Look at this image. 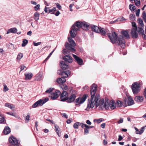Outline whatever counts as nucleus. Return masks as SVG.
I'll return each mask as SVG.
<instances>
[{"label":"nucleus","mask_w":146,"mask_h":146,"mask_svg":"<svg viewBox=\"0 0 146 146\" xmlns=\"http://www.w3.org/2000/svg\"><path fill=\"white\" fill-rule=\"evenodd\" d=\"M116 104L113 100L109 102L108 99H106L105 102L104 99L100 100L98 95L95 98L91 97L90 100H89L86 110H88L90 108H93L95 105L96 107L99 106L100 110L108 109L110 107L111 109L113 110L116 108Z\"/></svg>","instance_id":"f257e3e1"},{"label":"nucleus","mask_w":146,"mask_h":146,"mask_svg":"<svg viewBox=\"0 0 146 146\" xmlns=\"http://www.w3.org/2000/svg\"><path fill=\"white\" fill-rule=\"evenodd\" d=\"M82 28L84 30H87L89 28V25L85 22L76 21V23L73 25L70 32L71 36L74 38L76 35V31L80 30Z\"/></svg>","instance_id":"f03ea898"},{"label":"nucleus","mask_w":146,"mask_h":146,"mask_svg":"<svg viewBox=\"0 0 146 146\" xmlns=\"http://www.w3.org/2000/svg\"><path fill=\"white\" fill-rule=\"evenodd\" d=\"M107 34L111 41L113 43L117 42L122 48H125V41L123 36H118L117 34L115 32H112V34L110 33H107Z\"/></svg>","instance_id":"7ed1b4c3"},{"label":"nucleus","mask_w":146,"mask_h":146,"mask_svg":"<svg viewBox=\"0 0 146 146\" xmlns=\"http://www.w3.org/2000/svg\"><path fill=\"white\" fill-rule=\"evenodd\" d=\"M68 40L70 44L68 42H66L65 47L67 49L74 52L75 51V50L74 47L76 46V44L73 39L70 37H68Z\"/></svg>","instance_id":"20e7f679"},{"label":"nucleus","mask_w":146,"mask_h":146,"mask_svg":"<svg viewBox=\"0 0 146 146\" xmlns=\"http://www.w3.org/2000/svg\"><path fill=\"white\" fill-rule=\"evenodd\" d=\"M91 28L93 31L96 33H100L102 35H105L106 31L103 28H99L98 27L94 25H91Z\"/></svg>","instance_id":"39448f33"},{"label":"nucleus","mask_w":146,"mask_h":146,"mask_svg":"<svg viewBox=\"0 0 146 146\" xmlns=\"http://www.w3.org/2000/svg\"><path fill=\"white\" fill-rule=\"evenodd\" d=\"M132 28L131 30V34L133 38H137L138 37V34L137 33V27L136 24L134 22L132 23Z\"/></svg>","instance_id":"423d86ee"},{"label":"nucleus","mask_w":146,"mask_h":146,"mask_svg":"<svg viewBox=\"0 0 146 146\" xmlns=\"http://www.w3.org/2000/svg\"><path fill=\"white\" fill-rule=\"evenodd\" d=\"M140 87V84L137 82H135L132 84L131 88L134 94H137L139 92Z\"/></svg>","instance_id":"0eeeda50"},{"label":"nucleus","mask_w":146,"mask_h":146,"mask_svg":"<svg viewBox=\"0 0 146 146\" xmlns=\"http://www.w3.org/2000/svg\"><path fill=\"white\" fill-rule=\"evenodd\" d=\"M97 88V86L95 84H93L90 90L91 97L95 98L98 95L99 96V98L100 99V96L99 94L96 93Z\"/></svg>","instance_id":"6e6552de"},{"label":"nucleus","mask_w":146,"mask_h":146,"mask_svg":"<svg viewBox=\"0 0 146 146\" xmlns=\"http://www.w3.org/2000/svg\"><path fill=\"white\" fill-rule=\"evenodd\" d=\"M88 97L87 94H84L82 97H79L76 100V102L77 105H78L83 103L86 100Z\"/></svg>","instance_id":"1a4fd4ad"},{"label":"nucleus","mask_w":146,"mask_h":146,"mask_svg":"<svg viewBox=\"0 0 146 146\" xmlns=\"http://www.w3.org/2000/svg\"><path fill=\"white\" fill-rule=\"evenodd\" d=\"M124 102L125 104L128 106H131L134 104V102L133 99L131 96H128L124 100Z\"/></svg>","instance_id":"9d476101"},{"label":"nucleus","mask_w":146,"mask_h":146,"mask_svg":"<svg viewBox=\"0 0 146 146\" xmlns=\"http://www.w3.org/2000/svg\"><path fill=\"white\" fill-rule=\"evenodd\" d=\"M9 142L11 144L13 145V146H18V141L13 136H10L9 138Z\"/></svg>","instance_id":"9b49d317"},{"label":"nucleus","mask_w":146,"mask_h":146,"mask_svg":"<svg viewBox=\"0 0 146 146\" xmlns=\"http://www.w3.org/2000/svg\"><path fill=\"white\" fill-rule=\"evenodd\" d=\"M60 93V92L58 90H56L55 92H53L52 94H51V99L53 100H55L58 97Z\"/></svg>","instance_id":"f8f14e48"},{"label":"nucleus","mask_w":146,"mask_h":146,"mask_svg":"<svg viewBox=\"0 0 146 146\" xmlns=\"http://www.w3.org/2000/svg\"><path fill=\"white\" fill-rule=\"evenodd\" d=\"M60 101H64L67 100L68 96L67 93L65 91L63 92L60 96Z\"/></svg>","instance_id":"ddd939ff"},{"label":"nucleus","mask_w":146,"mask_h":146,"mask_svg":"<svg viewBox=\"0 0 146 146\" xmlns=\"http://www.w3.org/2000/svg\"><path fill=\"white\" fill-rule=\"evenodd\" d=\"M48 100V98H47L44 99H40L37 101L39 106H42Z\"/></svg>","instance_id":"4468645a"},{"label":"nucleus","mask_w":146,"mask_h":146,"mask_svg":"<svg viewBox=\"0 0 146 146\" xmlns=\"http://www.w3.org/2000/svg\"><path fill=\"white\" fill-rule=\"evenodd\" d=\"M138 31L137 32L139 33V34L141 35H142L143 38H145L146 36L144 34L143 27H141L140 26L138 27Z\"/></svg>","instance_id":"2eb2a0df"},{"label":"nucleus","mask_w":146,"mask_h":146,"mask_svg":"<svg viewBox=\"0 0 146 146\" xmlns=\"http://www.w3.org/2000/svg\"><path fill=\"white\" fill-rule=\"evenodd\" d=\"M72 56L78 64L81 65L82 64L83 60L82 59L74 54H72Z\"/></svg>","instance_id":"dca6fc26"},{"label":"nucleus","mask_w":146,"mask_h":146,"mask_svg":"<svg viewBox=\"0 0 146 146\" xmlns=\"http://www.w3.org/2000/svg\"><path fill=\"white\" fill-rule=\"evenodd\" d=\"M63 60L69 63L72 62V57L69 55H66L63 57Z\"/></svg>","instance_id":"f3484780"},{"label":"nucleus","mask_w":146,"mask_h":146,"mask_svg":"<svg viewBox=\"0 0 146 146\" xmlns=\"http://www.w3.org/2000/svg\"><path fill=\"white\" fill-rule=\"evenodd\" d=\"M59 74H61L62 77H63L64 78H67L70 74V72L69 70L66 71H63L61 72V73H59Z\"/></svg>","instance_id":"a211bd4d"},{"label":"nucleus","mask_w":146,"mask_h":146,"mask_svg":"<svg viewBox=\"0 0 146 146\" xmlns=\"http://www.w3.org/2000/svg\"><path fill=\"white\" fill-rule=\"evenodd\" d=\"M129 32L128 30H123L121 32V34L126 39H129L130 38L129 35L128 34Z\"/></svg>","instance_id":"6ab92c4d"},{"label":"nucleus","mask_w":146,"mask_h":146,"mask_svg":"<svg viewBox=\"0 0 146 146\" xmlns=\"http://www.w3.org/2000/svg\"><path fill=\"white\" fill-rule=\"evenodd\" d=\"M44 11L47 13H49L52 11H56V8L53 7L52 9H50L49 7H45L44 9Z\"/></svg>","instance_id":"aec40b11"},{"label":"nucleus","mask_w":146,"mask_h":146,"mask_svg":"<svg viewBox=\"0 0 146 146\" xmlns=\"http://www.w3.org/2000/svg\"><path fill=\"white\" fill-rule=\"evenodd\" d=\"M60 67L63 70L68 68V65L66 64L64 62L62 61L60 62Z\"/></svg>","instance_id":"412c9836"},{"label":"nucleus","mask_w":146,"mask_h":146,"mask_svg":"<svg viewBox=\"0 0 146 146\" xmlns=\"http://www.w3.org/2000/svg\"><path fill=\"white\" fill-rule=\"evenodd\" d=\"M25 80H29L31 79L33 76V74L31 73H27L25 74Z\"/></svg>","instance_id":"4be33fe9"},{"label":"nucleus","mask_w":146,"mask_h":146,"mask_svg":"<svg viewBox=\"0 0 146 146\" xmlns=\"http://www.w3.org/2000/svg\"><path fill=\"white\" fill-rule=\"evenodd\" d=\"M76 98V96L75 94H72L71 95L69 98H68L67 102L68 103H71L73 102Z\"/></svg>","instance_id":"5701e85b"},{"label":"nucleus","mask_w":146,"mask_h":146,"mask_svg":"<svg viewBox=\"0 0 146 146\" xmlns=\"http://www.w3.org/2000/svg\"><path fill=\"white\" fill-rule=\"evenodd\" d=\"M17 31V29L15 28H12L9 29L7 31V34H8L10 33H16Z\"/></svg>","instance_id":"b1692460"},{"label":"nucleus","mask_w":146,"mask_h":146,"mask_svg":"<svg viewBox=\"0 0 146 146\" xmlns=\"http://www.w3.org/2000/svg\"><path fill=\"white\" fill-rule=\"evenodd\" d=\"M134 100L137 102H141L143 101V96H137L135 97Z\"/></svg>","instance_id":"393cba45"},{"label":"nucleus","mask_w":146,"mask_h":146,"mask_svg":"<svg viewBox=\"0 0 146 146\" xmlns=\"http://www.w3.org/2000/svg\"><path fill=\"white\" fill-rule=\"evenodd\" d=\"M66 80L63 77L59 78L57 79V82L59 84L63 83L66 82Z\"/></svg>","instance_id":"a878e982"},{"label":"nucleus","mask_w":146,"mask_h":146,"mask_svg":"<svg viewBox=\"0 0 146 146\" xmlns=\"http://www.w3.org/2000/svg\"><path fill=\"white\" fill-rule=\"evenodd\" d=\"M3 132L5 134L7 135L11 132L10 129L8 127H5L3 130Z\"/></svg>","instance_id":"bb28decb"},{"label":"nucleus","mask_w":146,"mask_h":146,"mask_svg":"<svg viewBox=\"0 0 146 146\" xmlns=\"http://www.w3.org/2000/svg\"><path fill=\"white\" fill-rule=\"evenodd\" d=\"M5 107L10 108L11 110H13V109L15 108V106L14 105L8 103H5Z\"/></svg>","instance_id":"cd10ccee"},{"label":"nucleus","mask_w":146,"mask_h":146,"mask_svg":"<svg viewBox=\"0 0 146 146\" xmlns=\"http://www.w3.org/2000/svg\"><path fill=\"white\" fill-rule=\"evenodd\" d=\"M82 125H84V124L80 122H77L74 124L73 127L75 129H78V127L80 126H81L82 127Z\"/></svg>","instance_id":"c85d7f7f"},{"label":"nucleus","mask_w":146,"mask_h":146,"mask_svg":"<svg viewBox=\"0 0 146 146\" xmlns=\"http://www.w3.org/2000/svg\"><path fill=\"white\" fill-rule=\"evenodd\" d=\"M54 127L55 128V131L58 135L60 136V133L59 132L60 131V128L59 127L56 125H54Z\"/></svg>","instance_id":"c756f323"},{"label":"nucleus","mask_w":146,"mask_h":146,"mask_svg":"<svg viewBox=\"0 0 146 146\" xmlns=\"http://www.w3.org/2000/svg\"><path fill=\"white\" fill-rule=\"evenodd\" d=\"M39 14L37 12H35L34 14V18L36 21H38L39 19Z\"/></svg>","instance_id":"7c9ffc66"},{"label":"nucleus","mask_w":146,"mask_h":146,"mask_svg":"<svg viewBox=\"0 0 146 146\" xmlns=\"http://www.w3.org/2000/svg\"><path fill=\"white\" fill-rule=\"evenodd\" d=\"M42 74L41 72H39L37 74L36 76V79L37 80H40L42 77Z\"/></svg>","instance_id":"2f4dec72"},{"label":"nucleus","mask_w":146,"mask_h":146,"mask_svg":"<svg viewBox=\"0 0 146 146\" xmlns=\"http://www.w3.org/2000/svg\"><path fill=\"white\" fill-rule=\"evenodd\" d=\"M23 56V54L22 53H21L19 54L17 56L16 58L17 61H18L20 60L22 58Z\"/></svg>","instance_id":"473e14b6"},{"label":"nucleus","mask_w":146,"mask_h":146,"mask_svg":"<svg viewBox=\"0 0 146 146\" xmlns=\"http://www.w3.org/2000/svg\"><path fill=\"white\" fill-rule=\"evenodd\" d=\"M54 89L53 88H50L48 89L45 92L46 93H48L50 94H52L53 92V90Z\"/></svg>","instance_id":"72a5a7b5"},{"label":"nucleus","mask_w":146,"mask_h":146,"mask_svg":"<svg viewBox=\"0 0 146 146\" xmlns=\"http://www.w3.org/2000/svg\"><path fill=\"white\" fill-rule=\"evenodd\" d=\"M133 5L130 4L129 6V8L132 11H133L136 9V7L135 6H133Z\"/></svg>","instance_id":"f704fd0d"},{"label":"nucleus","mask_w":146,"mask_h":146,"mask_svg":"<svg viewBox=\"0 0 146 146\" xmlns=\"http://www.w3.org/2000/svg\"><path fill=\"white\" fill-rule=\"evenodd\" d=\"M138 21L139 25V26L143 27L144 24L143 21L141 19H139L138 20Z\"/></svg>","instance_id":"c9c22d12"},{"label":"nucleus","mask_w":146,"mask_h":146,"mask_svg":"<svg viewBox=\"0 0 146 146\" xmlns=\"http://www.w3.org/2000/svg\"><path fill=\"white\" fill-rule=\"evenodd\" d=\"M28 42V40L26 39L23 40V43L22 44V46L23 47L25 46L27 44Z\"/></svg>","instance_id":"e433bc0d"},{"label":"nucleus","mask_w":146,"mask_h":146,"mask_svg":"<svg viewBox=\"0 0 146 146\" xmlns=\"http://www.w3.org/2000/svg\"><path fill=\"white\" fill-rule=\"evenodd\" d=\"M61 87L63 90H67L68 89V87L66 85H61Z\"/></svg>","instance_id":"4c0bfd02"},{"label":"nucleus","mask_w":146,"mask_h":146,"mask_svg":"<svg viewBox=\"0 0 146 146\" xmlns=\"http://www.w3.org/2000/svg\"><path fill=\"white\" fill-rule=\"evenodd\" d=\"M62 53L64 54L69 55L70 52L69 50H67L64 49L62 51Z\"/></svg>","instance_id":"58836bf2"},{"label":"nucleus","mask_w":146,"mask_h":146,"mask_svg":"<svg viewBox=\"0 0 146 146\" xmlns=\"http://www.w3.org/2000/svg\"><path fill=\"white\" fill-rule=\"evenodd\" d=\"M84 127H86L87 128L89 129V128H92L93 127V126L88 125L86 124H84V125H82V128H84Z\"/></svg>","instance_id":"ea45409f"},{"label":"nucleus","mask_w":146,"mask_h":146,"mask_svg":"<svg viewBox=\"0 0 146 146\" xmlns=\"http://www.w3.org/2000/svg\"><path fill=\"white\" fill-rule=\"evenodd\" d=\"M84 135H87L89 133V129L87 128L86 127H84Z\"/></svg>","instance_id":"a19ab883"},{"label":"nucleus","mask_w":146,"mask_h":146,"mask_svg":"<svg viewBox=\"0 0 146 146\" xmlns=\"http://www.w3.org/2000/svg\"><path fill=\"white\" fill-rule=\"evenodd\" d=\"M129 18L130 20L133 21L135 20V15L133 14H131L129 16Z\"/></svg>","instance_id":"79ce46f5"},{"label":"nucleus","mask_w":146,"mask_h":146,"mask_svg":"<svg viewBox=\"0 0 146 146\" xmlns=\"http://www.w3.org/2000/svg\"><path fill=\"white\" fill-rule=\"evenodd\" d=\"M4 120V117L1 115H0V123H3Z\"/></svg>","instance_id":"37998d69"},{"label":"nucleus","mask_w":146,"mask_h":146,"mask_svg":"<svg viewBox=\"0 0 146 146\" xmlns=\"http://www.w3.org/2000/svg\"><path fill=\"white\" fill-rule=\"evenodd\" d=\"M142 17L143 19L145 21V22L146 21V14L145 12H143L142 13Z\"/></svg>","instance_id":"c03bdc74"},{"label":"nucleus","mask_w":146,"mask_h":146,"mask_svg":"<svg viewBox=\"0 0 146 146\" xmlns=\"http://www.w3.org/2000/svg\"><path fill=\"white\" fill-rule=\"evenodd\" d=\"M134 2L135 5L137 6H139L140 5V0H134Z\"/></svg>","instance_id":"a18cd8bd"},{"label":"nucleus","mask_w":146,"mask_h":146,"mask_svg":"<svg viewBox=\"0 0 146 146\" xmlns=\"http://www.w3.org/2000/svg\"><path fill=\"white\" fill-rule=\"evenodd\" d=\"M9 90V88L7 87V85L5 84L4 85V88H3V91L4 92H6Z\"/></svg>","instance_id":"49530a36"},{"label":"nucleus","mask_w":146,"mask_h":146,"mask_svg":"<svg viewBox=\"0 0 146 146\" xmlns=\"http://www.w3.org/2000/svg\"><path fill=\"white\" fill-rule=\"evenodd\" d=\"M39 106L38 103H37V101L34 103L32 105V107L33 108H35Z\"/></svg>","instance_id":"de8ad7c7"},{"label":"nucleus","mask_w":146,"mask_h":146,"mask_svg":"<svg viewBox=\"0 0 146 146\" xmlns=\"http://www.w3.org/2000/svg\"><path fill=\"white\" fill-rule=\"evenodd\" d=\"M140 10L139 9L135 11V14L136 16L138 17L139 16Z\"/></svg>","instance_id":"09e8293b"},{"label":"nucleus","mask_w":146,"mask_h":146,"mask_svg":"<svg viewBox=\"0 0 146 146\" xmlns=\"http://www.w3.org/2000/svg\"><path fill=\"white\" fill-rule=\"evenodd\" d=\"M40 5L39 4L37 5L36 6L34 7V9L36 11H37L38 10H39L40 9Z\"/></svg>","instance_id":"8fccbe9b"},{"label":"nucleus","mask_w":146,"mask_h":146,"mask_svg":"<svg viewBox=\"0 0 146 146\" xmlns=\"http://www.w3.org/2000/svg\"><path fill=\"white\" fill-rule=\"evenodd\" d=\"M7 114H8V115H12V116H15V115L16 114L15 113H12V112H7Z\"/></svg>","instance_id":"3c124183"},{"label":"nucleus","mask_w":146,"mask_h":146,"mask_svg":"<svg viewBox=\"0 0 146 146\" xmlns=\"http://www.w3.org/2000/svg\"><path fill=\"white\" fill-rule=\"evenodd\" d=\"M117 104H118V107H121L122 105V103L121 101H118L117 102Z\"/></svg>","instance_id":"603ef678"},{"label":"nucleus","mask_w":146,"mask_h":146,"mask_svg":"<svg viewBox=\"0 0 146 146\" xmlns=\"http://www.w3.org/2000/svg\"><path fill=\"white\" fill-rule=\"evenodd\" d=\"M30 114L29 113H28L27 114V116H26V118H25V120H27L28 121H29V118H30Z\"/></svg>","instance_id":"864d4df0"},{"label":"nucleus","mask_w":146,"mask_h":146,"mask_svg":"<svg viewBox=\"0 0 146 146\" xmlns=\"http://www.w3.org/2000/svg\"><path fill=\"white\" fill-rule=\"evenodd\" d=\"M41 43L40 42H37V43H36L35 42H34L33 44L35 46H38V45H40L41 44Z\"/></svg>","instance_id":"5fc2aeb1"},{"label":"nucleus","mask_w":146,"mask_h":146,"mask_svg":"<svg viewBox=\"0 0 146 146\" xmlns=\"http://www.w3.org/2000/svg\"><path fill=\"white\" fill-rule=\"evenodd\" d=\"M134 129H135L136 130V134H139V133H140V131L139 130H138V129L135 127H134Z\"/></svg>","instance_id":"6e6d98bb"},{"label":"nucleus","mask_w":146,"mask_h":146,"mask_svg":"<svg viewBox=\"0 0 146 146\" xmlns=\"http://www.w3.org/2000/svg\"><path fill=\"white\" fill-rule=\"evenodd\" d=\"M144 127H141L140 130V133H139V134H141L144 131Z\"/></svg>","instance_id":"4d7b16f0"},{"label":"nucleus","mask_w":146,"mask_h":146,"mask_svg":"<svg viewBox=\"0 0 146 146\" xmlns=\"http://www.w3.org/2000/svg\"><path fill=\"white\" fill-rule=\"evenodd\" d=\"M60 12L58 11H57L55 13H52V14H54L56 16H58L60 14Z\"/></svg>","instance_id":"13d9d810"},{"label":"nucleus","mask_w":146,"mask_h":146,"mask_svg":"<svg viewBox=\"0 0 146 146\" xmlns=\"http://www.w3.org/2000/svg\"><path fill=\"white\" fill-rule=\"evenodd\" d=\"M25 67L24 66H23V65H21L20 66V68L21 70L20 71V72L21 71L23 70H24Z\"/></svg>","instance_id":"bf43d9fd"},{"label":"nucleus","mask_w":146,"mask_h":146,"mask_svg":"<svg viewBox=\"0 0 146 146\" xmlns=\"http://www.w3.org/2000/svg\"><path fill=\"white\" fill-rule=\"evenodd\" d=\"M123 139V137L121 135H119L118 136V141H121Z\"/></svg>","instance_id":"052dcab7"},{"label":"nucleus","mask_w":146,"mask_h":146,"mask_svg":"<svg viewBox=\"0 0 146 146\" xmlns=\"http://www.w3.org/2000/svg\"><path fill=\"white\" fill-rule=\"evenodd\" d=\"M123 119L122 118H120V119L119 120L117 121V123L118 124H120L123 123Z\"/></svg>","instance_id":"680f3d73"},{"label":"nucleus","mask_w":146,"mask_h":146,"mask_svg":"<svg viewBox=\"0 0 146 146\" xmlns=\"http://www.w3.org/2000/svg\"><path fill=\"white\" fill-rule=\"evenodd\" d=\"M103 120V119H102L100 118L97 119V121L98 123H100V122L102 121Z\"/></svg>","instance_id":"e2e57ef3"},{"label":"nucleus","mask_w":146,"mask_h":146,"mask_svg":"<svg viewBox=\"0 0 146 146\" xmlns=\"http://www.w3.org/2000/svg\"><path fill=\"white\" fill-rule=\"evenodd\" d=\"M56 6H57V8L58 9H61V8H62V7H61V6H60V5L58 4V3H57V5H56Z\"/></svg>","instance_id":"0e129e2a"},{"label":"nucleus","mask_w":146,"mask_h":146,"mask_svg":"<svg viewBox=\"0 0 146 146\" xmlns=\"http://www.w3.org/2000/svg\"><path fill=\"white\" fill-rule=\"evenodd\" d=\"M89 87L88 86H86L84 87H83L82 88V90H86L88 89Z\"/></svg>","instance_id":"69168bd1"},{"label":"nucleus","mask_w":146,"mask_h":146,"mask_svg":"<svg viewBox=\"0 0 146 146\" xmlns=\"http://www.w3.org/2000/svg\"><path fill=\"white\" fill-rule=\"evenodd\" d=\"M106 124L105 123H103L101 124V127L102 128H104L105 127Z\"/></svg>","instance_id":"338daca9"},{"label":"nucleus","mask_w":146,"mask_h":146,"mask_svg":"<svg viewBox=\"0 0 146 146\" xmlns=\"http://www.w3.org/2000/svg\"><path fill=\"white\" fill-rule=\"evenodd\" d=\"M62 116L64 117H65L66 118H67L68 117V116L65 113H62Z\"/></svg>","instance_id":"774afa93"}]
</instances>
